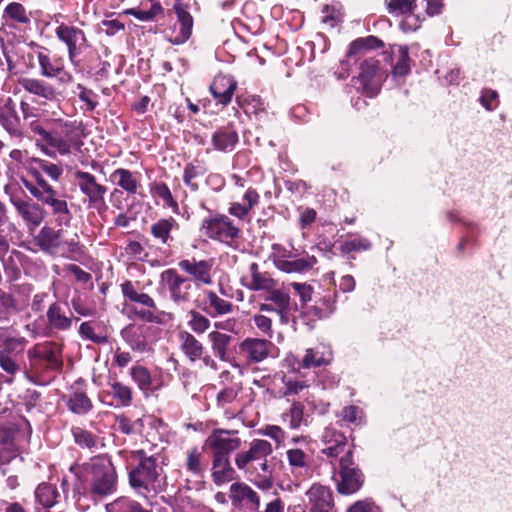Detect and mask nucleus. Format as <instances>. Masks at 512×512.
Segmentation results:
<instances>
[{
	"label": "nucleus",
	"instance_id": "obj_1",
	"mask_svg": "<svg viewBox=\"0 0 512 512\" xmlns=\"http://www.w3.org/2000/svg\"><path fill=\"white\" fill-rule=\"evenodd\" d=\"M273 453L272 444L264 439H254L251 441L249 448L235 455V465L245 474L252 475L257 467H253L254 463H258L259 469L263 475L256 474L250 481L259 489L268 491L273 486L272 468L268 464L267 457Z\"/></svg>",
	"mask_w": 512,
	"mask_h": 512
},
{
	"label": "nucleus",
	"instance_id": "obj_2",
	"mask_svg": "<svg viewBox=\"0 0 512 512\" xmlns=\"http://www.w3.org/2000/svg\"><path fill=\"white\" fill-rule=\"evenodd\" d=\"M36 176L37 184L22 178L21 182L23 186L33 197L50 208L51 215L57 226H69L73 215L66 200V196L60 195L45 179H40L39 175Z\"/></svg>",
	"mask_w": 512,
	"mask_h": 512
},
{
	"label": "nucleus",
	"instance_id": "obj_3",
	"mask_svg": "<svg viewBox=\"0 0 512 512\" xmlns=\"http://www.w3.org/2000/svg\"><path fill=\"white\" fill-rule=\"evenodd\" d=\"M89 490L94 497H105L117 490V473L109 457L99 456L84 465Z\"/></svg>",
	"mask_w": 512,
	"mask_h": 512
},
{
	"label": "nucleus",
	"instance_id": "obj_4",
	"mask_svg": "<svg viewBox=\"0 0 512 512\" xmlns=\"http://www.w3.org/2000/svg\"><path fill=\"white\" fill-rule=\"evenodd\" d=\"M29 46L35 50L33 54H28V57L29 59L36 57L39 73L43 78L56 79L62 85L73 82L74 77L66 69V61L63 55L35 42H31Z\"/></svg>",
	"mask_w": 512,
	"mask_h": 512
},
{
	"label": "nucleus",
	"instance_id": "obj_5",
	"mask_svg": "<svg viewBox=\"0 0 512 512\" xmlns=\"http://www.w3.org/2000/svg\"><path fill=\"white\" fill-rule=\"evenodd\" d=\"M73 179L80 193L84 196V203H86L88 209H94L99 214L108 209L105 201L108 187L100 183L94 174L76 168L73 171Z\"/></svg>",
	"mask_w": 512,
	"mask_h": 512
},
{
	"label": "nucleus",
	"instance_id": "obj_6",
	"mask_svg": "<svg viewBox=\"0 0 512 512\" xmlns=\"http://www.w3.org/2000/svg\"><path fill=\"white\" fill-rule=\"evenodd\" d=\"M37 245L43 252L83 254L82 246L79 245L78 236L67 238L66 232L62 229L55 230L52 227L44 226L40 229L35 238Z\"/></svg>",
	"mask_w": 512,
	"mask_h": 512
},
{
	"label": "nucleus",
	"instance_id": "obj_7",
	"mask_svg": "<svg viewBox=\"0 0 512 512\" xmlns=\"http://www.w3.org/2000/svg\"><path fill=\"white\" fill-rule=\"evenodd\" d=\"M201 231L210 239L218 240L234 249L238 247L240 228L225 214L215 213L204 218Z\"/></svg>",
	"mask_w": 512,
	"mask_h": 512
},
{
	"label": "nucleus",
	"instance_id": "obj_8",
	"mask_svg": "<svg viewBox=\"0 0 512 512\" xmlns=\"http://www.w3.org/2000/svg\"><path fill=\"white\" fill-rule=\"evenodd\" d=\"M54 33L57 40L66 47L72 66L80 67L79 56L90 47L85 31L73 24L61 22L56 26Z\"/></svg>",
	"mask_w": 512,
	"mask_h": 512
},
{
	"label": "nucleus",
	"instance_id": "obj_9",
	"mask_svg": "<svg viewBox=\"0 0 512 512\" xmlns=\"http://www.w3.org/2000/svg\"><path fill=\"white\" fill-rule=\"evenodd\" d=\"M159 471L153 457H144L139 465L129 473L131 487L140 495H146L159 488Z\"/></svg>",
	"mask_w": 512,
	"mask_h": 512
},
{
	"label": "nucleus",
	"instance_id": "obj_10",
	"mask_svg": "<svg viewBox=\"0 0 512 512\" xmlns=\"http://www.w3.org/2000/svg\"><path fill=\"white\" fill-rule=\"evenodd\" d=\"M161 283L163 290L175 304L184 305L190 302L193 291L191 280L180 276L173 269H168L162 272Z\"/></svg>",
	"mask_w": 512,
	"mask_h": 512
},
{
	"label": "nucleus",
	"instance_id": "obj_11",
	"mask_svg": "<svg viewBox=\"0 0 512 512\" xmlns=\"http://www.w3.org/2000/svg\"><path fill=\"white\" fill-rule=\"evenodd\" d=\"M340 478L337 490L340 494H353L357 492L364 483L362 472L353 466L352 451L348 450L340 459Z\"/></svg>",
	"mask_w": 512,
	"mask_h": 512
},
{
	"label": "nucleus",
	"instance_id": "obj_12",
	"mask_svg": "<svg viewBox=\"0 0 512 512\" xmlns=\"http://www.w3.org/2000/svg\"><path fill=\"white\" fill-rule=\"evenodd\" d=\"M358 81L368 97H374L380 90L384 72L381 63L375 57L365 59L359 67Z\"/></svg>",
	"mask_w": 512,
	"mask_h": 512
},
{
	"label": "nucleus",
	"instance_id": "obj_13",
	"mask_svg": "<svg viewBox=\"0 0 512 512\" xmlns=\"http://www.w3.org/2000/svg\"><path fill=\"white\" fill-rule=\"evenodd\" d=\"M237 432L226 429H214L204 442V447L212 451V457L225 456L241 446L240 438L233 436Z\"/></svg>",
	"mask_w": 512,
	"mask_h": 512
},
{
	"label": "nucleus",
	"instance_id": "obj_14",
	"mask_svg": "<svg viewBox=\"0 0 512 512\" xmlns=\"http://www.w3.org/2000/svg\"><path fill=\"white\" fill-rule=\"evenodd\" d=\"M26 340L24 338H10L4 343L3 349L0 350V368L5 373L2 375L5 383L11 384L14 377L21 371V363L16 353L12 351L16 347L24 348Z\"/></svg>",
	"mask_w": 512,
	"mask_h": 512
},
{
	"label": "nucleus",
	"instance_id": "obj_15",
	"mask_svg": "<svg viewBox=\"0 0 512 512\" xmlns=\"http://www.w3.org/2000/svg\"><path fill=\"white\" fill-rule=\"evenodd\" d=\"M231 504L237 509H247L251 512L258 511L260 497L249 485L244 482H235L229 489Z\"/></svg>",
	"mask_w": 512,
	"mask_h": 512
},
{
	"label": "nucleus",
	"instance_id": "obj_16",
	"mask_svg": "<svg viewBox=\"0 0 512 512\" xmlns=\"http://www.w3.org/2000/svg\"><path fill=\"white\" fill-rule=\"evenodd\" d=\"M309 512H336L331 489L314 483L305 493Z\"/></svg>",
	"mask_w": 512,
	"mask_h": 512
},
{
	"label": "nucleus",
	"instance_id": "obj_17",
	"mask_svg": "<svg viewBox=\"0 0 512 512\" xmlns=\"http://www.w3.org/2000/svg\"><path fill=\"white\" fill-rule=\"evenodd\" d=\"M237 88L238 82L232 75L219 73L213 78L209 91L216 104L226 107L231 103Z\"/></svg>",
	"mask_w": 512,
	"mask_h": 512
},
{
	"label": "nucleus",
	"instance_id": "obj_18",
	"mask_svg": "<svg viewBox=\"0 0 512 512\" xmlns=\"http://www.w3.org/2000/svg\"><path fill=\"white\" fill-rule=\"evenodd\" d=\"M141 174L138 171H131L126 168H117L110 175V181L118 188H114L111 197L122 195L125 191L128 195H135L141 188Z\"/></svg>",
	"mask_w": 512,
	"mask_h": 512
},
{
	"label": "nucleus",
	"instance_id": "obj_19",
	"mask_svg": "<svg viewBox=\"0 0 512 512\" xmlns=\"http://www.w3.org/2000/svg\"><path fill=\"white\" fill-rule=\"evenodd\" d=\"M31 12L19 2H10L2 13V24L9 29L25 31L31 26Z\"/></svg>",
	"mask_w": 512,
	"mask_h": 512
},
{
	"label": "nucleus",
	"instance_id": "obj_20",
	"mask_svg": "<svg viewBox=\"0 0 512 512\" xmlns=\"http://www.w3.org/2000/svg\"><path fill=\"white\" fill-rule=\"evenodd\" d=\"M0 125L10 136L16 138L24 137L21 119L12 97H7L0 103Z\"/></svg>",
	"mask_w": 512,
	"mask_h": 512
},
{
	"label": "nucleus",
	"instance_id": "obj_21",
	"mask_svg": "<svg viewBox=\"0 0 512 512\" xmlns=\"http://www.w3.org/2000/svg\"><path fill=\"white\" fill-rule=\"evenodd\" d=\"M273 347L272 342L260 338H246L239 344V355L248 364H255L266 359Z\"/></svg>",
	"mask_w": 512,
	"mask_h": 512
},
{
	"label": "nucleus",
	"instance_id": "obj_22",
	"mask_svg": "<svg viewBox=\"0 0 512 512\" xmlns=\"http://www.w3.org/2000/svg\"><path fill=\"white\" fill-rule=\"evenodd\" d=\"M239 143V134L234 122L217 127L211 135V144L215 151L222 153L232 152Z\"/></svg>",
	"mask_w": 512,
	"mask_h": 512
},
{
	"label": "nucleus",
	"instance_id": "obj_23",
	"mask_svg": "<svg viewBox=\"0 0 512 512\" xmlns=\"http://www.w3.org/2000/svg\"><path fill=\"white\" fill-rule=\"evenodd\" d=\"M286 460L290 471L296 476H307L312 470L313 458L309 449L289 447L286 450Z\"/></svg>",
	"mask_w": 512,
	"mask_h": 512
},
{
	"label": "nucleus",
	"instance_id": "obj_24",
	"mask_svg": "<svg viewBox=\"0 0 512 512\" xmlns=\"http://www.w3.org/2000/svg\"><path fill=\"white\" fill-rule=\"evenodd\" d=\"M12 203L30 230L38 227L45 218V210L37 202L29 200H12Z\"/></svg>",
	"mask_w": 512,
	"mask_h": 512
},
{
	"label": "nucleus",
	"instance_id": "obj_25",
	"mask_svg": "<svg viewBox=\"0 0 512 512\" xmlns=\"http://www.w3.org/2000/svg\"><path fill=\"white\" fill-rule=\"evenodd\" d=\"M189 9V3H186L183 0H175L173 10L180 25L179 33L174 40L175 44L185 43L192 35L194 20Z\"/></svg>",
	"mask_w": 512,
	"mask_h": 512
},
{
	"label": "nucleus",
	"instance_id": "obj_26",
	"mask_svg": "<svg viewBox=\"0 0 512 512\" xmlns=\"http://www.w3.org/2000/svg\"><path fill=\"white\" fill-rule=\"evenodd\" d=\"M18 83L27 93L37 96L45 102L54 101L58 97L55 87L43 79L21 77L18 79Z\"/></svg>",
	"mask_w": 512,
	"mask_h": 512
},
{
	"label": "nucleus",
	"instance_id": "obj_27",
	"mask_svg": "<svg viewBox=\"0 0 512 512\" xmlns=\"http://www.w3.org/2000/svg\"><path fill=\"white\" fill-rule=\"evenodd\" d=\"M179 267L194 277V279L203 284L212 283V267L211 260H199L196 258L184 259L179 263Z\"/></svg>",
	"mask_w": 512,
	"mask_h": 512
},
{
	"label": "nucleus",
	"instance_id": "obj_28",
	"mask_svg": "<svg viewBox=\"0 0 512 512\" xmlns=\"http://www.w3.org/2000/svg\"><path fill=\"white\" fill-rule=\"evenodd\" d=\"M179 229V224L172 216L161 218L150 226V234L157 243L171 247L174 242L172 232Z\"/></svg>",
	"mask_w": 512,
	"mask_h": 512
},
{
	"label": "nucleus",
	"instance_id": "obj_29",
	"mask_svg": "<svg viewBox=\"0 0 512 512\" xmlns=\"http://www.w3.org/2000/svg\"><path fill=\"white\" fill-rule=\"evenodd\" d=\"M321 441L324 445L322 453L331 458H335L344 452L347 444L346 436L333 427H326L324 429Z\"/></svg>",
	"mask_w": 512,
	"mask_h": 512
},
{
	"label": "nucleus",
	"instance_id": "obj_30",
	"mask_svg": "<svg viewBox=\"0 0 512 512\" xmlns=\"http://www.w3.org/2000/svg\"><path fill=\"white\" fill-rule=\"evenodd\" d=\"M384 47V41L377 36L368 35L366 37H358L349 44L346 57L349 59L362 57L370 51L382 49Z\"/></svg>",
	"mask_w": 512,
	"mask_h": 512
},
{
	"label": "nucleus",
	"instance_id": "obj_31",
	"mask_svg": "<svg viewBox=\"0 0 512 512\" xmlns=\"http://www.w3.org/2000/svg\"><path fill=\"white\" fill-rule=\"evenodd\" d=\"M178 340L180 350L190 362L198 361L206 353L203 343L188 331H180Z\"/></svg>",
	"mask_w": 512,
	"mask_h": 512
},
{
	"label": "nucleus",
	"instance_id": "obj_32",
	"mask_svg": "<svg viewBox=\"0 0 512 512\" xmlns=\"http://www.w3.org/2000/svg\"><path fill=\"white\" fill-rule=\"evenodd\" d=\"M211 476L217 486L235 480L237 474L231 466L230 458L225 456L212 457Z\"/></svg>",
	"mask_w": 512,
	"mask_h": 512
},
{
	"label": "nucleus",
	"instance_id": "obj_33",
	"mask_svg": "<svg viewBox=\"0 0 512 512\" xmlns=\"http://www.w3.org/2000/svg\"><path fill=\"white\" fill-rule=\"evenodd\" d=\"M265 300L273 303L275 313L280 317L282 323H286L292 309L289 293L284 289L274 287L272 290L267 292Z\"/></svg>",
	"mask_w": 512,
	"mask_h": 512
},
{
	"label": "nucleus",
	"instance_id": "obj_34",
	"mask_svg": "<svg viewBox=\"0 0 512 512\" xmlns=\"http://www.w3.org/2000/svg\"><path fill=\"white\" fill-rule=\"evenodd\" d=\"M27 172L31 177H33V179L37 183L36 175H39L40 179H44L41 172H44L52 180L58 181L63 174V169L60 165L52 163L50 161L40 158H32L27 167Z\"/></svg>",
	"mask_w": 512,
	"mask_h": 512
},
{
	"label": "nucleus",
	"instance_id": "obj_35",
	"mask_svg": "<svg viewBox=\"0 0 512 512\" xmlns=\"http://www.w3.org/2000/svg\"><path fill=\"white\" fill-rule=\"evenodd\" d=\"M249 272L250 277L245 284L249 290L268 292L277 286V281L268 272L260 271L256 263L250 265Z\"/></svg>",
	"mask_w": 512,
	"mask_h": 512
},
{
	"label": "nucleus",
	"instance_id": "obj_36",
	"mask_svg": "<svg viewBox=\"0 0 512 512\" xmlns=\"http://www.w3.org/2000/svg\"><path fill=\"white\" fill-rule=\"evenodd\" d=\"M316 258H273V264L285 273L302 274L313 268Z\"/></svg>",
	"mask_w": 512,
	"mask_h": 512
},
{
	"label": "nucleus",
	"instance_id": "obj_37",
	"mask_svg": "<svg viewBox=\"0 0 512 512\" xmlns=\"http://www.w3.org/2000/svg\"><path fill=\"white\" fill-rule=\"evenodd\" d=\"M332 359V351L329 347L321 344L315 348H309L306 350L305 356L302 360V366L304 368H313L327 365Z\"/></svg>",
	"mask_w": 512,
	"mask_h": 512
},
{
	"label": "nucleus",
	"instance_id": "obj_38",
	"mask_svg": "<svg viewBox=\"0 0 512 512\" xmlns=\"http://www.w3.org/2000/svg\"><path fill=\"white\" fill-rule=\"evenodd\" d=\"M238 105L249 116H255L257 119L267 117V105L258 95L237 96Z\"/></svg>",
	"mask_w": 512,
	"mask_h": 512
},
{
	"label": "nucleus",
	"instance_id": "obj_39",
	"mask_svg": "<svg viewBox=\"0 0 512 512\" xmlns=\"http://www.w3.org/2000/svg\"><path fill=\"white\" fill-rule=\"evenodd\" d=\"M48 324L52 329L68 330L73 323V316L71 313L67 315L63 307L59 303H53L47 310Z\"/></svg>",
	"mask_w": 512,
	"mask_h": 512
},
{
	"label": "nucleus",
	"instance_id": "obj_40",
	"mask_svg": "<svg viewBox=\"0 0 512 512\" xmlns=\"http://www.w3.org/2000/svg\"><path fill=\"white\" fill-rule=\"evenodd\" d=\"M62 131L63 140L69 145L70 152L75 146L81 144L83 125L81 122L58 119Z\"/></svg>",
	"mask_w": 512,
	"mask_h": 512
},
{
	"label": "nucleus",
	"instance_id": "obj_41",
	"mask_svg": "<svg viewBox=\"0 0 512 512\" xmlns=\"http://www.w3.org/2000/svg\"><path fill=\"white\" fill-rule=\"evenodd\" d=\"M28 354L29 357H36L45 360L52 369H57L62 365L58 348L52 343L36 345L28 352Z\"/></svg>",
	"mask_w": 512,
	"mask_h": 512
},
{
	"label": "nucleus",
	"instance_id": "obj_42",
	"mask_svg": "<svg viewBox=\"0 0 512 512\" xmlns=\"http://www.w3.org/2000/svg\"><path fill=\"white\" fill-rule=\"evenodd\" d=\"M150 7L148 9L142 8H130L125 10V14L131 15L140 21H154L158 17L164 16V9L158 0H149ZM142 6H144L142 4Z\"/></svg>",
	"mask_w": 512,
	"mask_h": 512
},
{
	"label": "nucleus",
	"instance_id": "obj_43",
	"mask_svg": "<svg viewBox=\"0 0 512 512\" xmlns=\"http://www.w3.org/2000/svg\"><path fill=\"white\" fill-rule=\"evenodd\" d=\"M208 340L211 344V349L214 355L218 357L221 361H227V351L232 340V337L228 334L221 333L219 331H212L208 334Z\"/></svg>",
	"mask_w": 512,
	"mask_h": 512
},
{
	"label": "nucleus",
	"instance_id": "obj_44",
	"mask_svg": "<svg viewBox=\"0 0 512 512\" xmlns=\"http://www.w3.org/2000/svg\"><path fill=\"white\" fill-rule=\"evenodd\" d=\"M59 497L60 494L57 487L49 483H41L35 490L37 503L45 509L53 507Z\"/></svg>",
	"mask_w": 512,
	"mask_h": 512
},
{
	"label": "nucleus",
	"instance_id": "obj_45",
	"mask_svg": "<svg viewBox=\"0 0 512 512\" xmlns=\"http://www.w3.org/2000/svg\"><path fill=\"white\" fill-rule=\"evenodd\" d=\"M206 168L200 161H194L188 163L183 171V182L192 191L196 192L199 190L198 178L205 175Z\"/></svg>",
	"mask_w": 512,
	"mask_h": 512
},
{
	"label": "nucleus",
	"instance_id": "obj_46",
	"mask_svg": "<svg viewBox=\"0 0 512 512\" xmlns=\"http://www.w3.org/2000/svg\"><path fill=\"white\" fill-rule=\"evenodd\" d=\"M48 137L44 138V143L58 151L60 155L70 154L69 145L63 140L62 131L59 125V121L53 122L52 127L47 129Z\"/></svg>",
	"mask_w": 512,
	"mask_h": 512
},
{
	"label": "nucleus",
	"instance_id": "obj_47",
	"mask_svg": "<svg viewBox=\"0 0 512 512\" xmlns=\"http://www.w3.org/2000/svg\"><path fill=\"white\" fill-rule=\"evenodd\" d=\"M396 62L392 66L394 77H405L411 73L412 59L409 56V48L406 45L397 46Z\"/></svg>",
	"mask_w": 512,
	"mask_h": 512
},
{
	"label": "nucleus",
	"instance_id": "obj_48",
	"mask_svg": "<svg viewBox=\"0 0 512 512\" xmlns=\"http://www.w3.org/2000/svg\"><path fill=\"white\" fill-rule=\"evenodd\" d=\"M206 296H207V303L209 306L204 307L203 309L211 317H215L217 315L228 314L232 311V309H233L232 303L220 298L215 292L207 291Z\"/></svg>",
	"mask_w": 512,
	"mask_h": 512
},
{
	"label": "nucleus",
	"instance_id": "obj_49",
	"mask_svg": "<svg viewBox=\"0 0 512 512\" xmlns=\"http://www.w3.org/2000/svg\"><path fill=\"white\" fill-rule=\"evenodd\" d=\"M385 6L392 16L408 18L417 8V0H385Z\"/></svg>",
	"mask_w": 512,
	"mask_h": 512
},
{
	"label": "nucleus",
	"instance_id": "obj_50",
	"mask_svg": "<svg viewBox=\"0 0 512 512\" xmlns=\"http://www.w3.org/2000/svg\"><path fill=\"white\" fill-rule=\"evenodd\" d=\"M143 420L141 418L132 419L126 414L115 416L114 427L121 433L131 435L140 433L143 429Z\"/></svg>",
	"mask_w": 512,
	"mask_h": 512
},
{
	"label": "nucleus",
	"instance_id": "obj_51",
	"mask_svg": "<svg viewBox=\"0 0 512 512\" xmlns=\"http://www.w3.org/2000/svg\"><path fill=\"white\" fill-rule=\"evenodd\" d=\"M71 432L75 443L81 448L94 452L100 445V439L88 430L81 427H73Z\"/></svg>",
	"mask_w": 512,
	"mask_h": 512
},
{
	"label": "nucleus",
	"instance_id": "obj_52",
	"mask_svg": "<svg viewBox=\"0 0 512 512\" xmlns=\"http://www.w3.org/2000/svg\"><path fill=\"white\" fill-rule=\"evenodd\" d=\"M107 512H151L144 509L140 503L129 498L119 497L106 505Z\"/></svg>",
	"mask_w": 512,
	"mask_h": 512
},
{
	"label": "nucleus",
	"instance_id": "obj_53",
	"mask_svg": "<svg viewBox=\"0 0 512 512\" xmlns=\"http://www.w3.org/2000/svg\"><path fill=\"white\" fill-rule=\"evenodd\" d=\"M67 406L73 413L79 415L88 413L93 407L92 401L83 391L73 392L68 399Z\"/></svg>",
	"mask_w": 512,
	"mask_h": 512
},
{
	"label": "nucleus",
	"instance_id": "obj_54",
	"mask_svg": "<svg viewBox=\"0 0 512 512\" xmlns=\"http://www.w3.org/2000/svg\"><path fill=\"white\" fill-rule=\"evenodd\" d=\"M18 311V302L14 296L0 289V322L8 321Z\"/></svg>",
	"mask_w": 512,
	"mask_h": 512
},
{
	"label": "nucleus",
	"instance_id": "obj_55",
	"mask_svg": "<svg viewBox=\"0 0 512 512\" xmlns=\"http://www.w3.org/2000/svg\"><path fill=\"white\" fill-rule=\"evenodd\" d=\"M121 336L132 350L139 352L146 351L148 344L145 338L136 331L134 326L129 325L122 329Z\"/></svg>",
	"mask_w": 512,
	"mask_h": 512
},
{
	"label": "nucleus",
	"instance_id": "obj_56",
	"mask_svg": "<svg viewBox=\"0 0 512 512\" xmlns=\"http://www.w3.org/2000/svg\"><path fill=\"white\" fill-rule=\"evenodd\" d=\"M150 193L153 197L160 198L166 206L172 209L178 208V202L173 197L170 188L165 182L151 183Z\"/></svg>",
	"mask_w": 512,
	"mask_h": 512
},
{
	"label": "nucleus",
	"instance_id": "obj_57",
	"mask_svg": "<svg viewBox=\"0 0 512 512\" xmlns=\"http://www.w3.org/2000/svg\"><path fill=\"white\" fill-rule=\"evenodd\" d=\"M282 420L292 430L300 428L304 422V406L300 402H294L290 409L282 414Z\"/></svg>",
	"mask_w": 512,
	"mask_h": 512
},
{
	"label": "nucleus",
	"instance_id": "obj_58",
	"mask_svg": "<svg viewBox=\"0 0 512 512\" xmlns=\"http://www.w3.org/2000/svg\"><path fill=\"white\" fill-rule=\"evenodd\" d=\"M321 13V22L328 29L336 28L343 22V13L333 5H324Z\"/></svg>",
	"mask_w": 512,
	"mask_h": 512
},
{
	"label": "nucleus",
	"instance_id": "obj_59",
	"mask_svg": "<svg viewBox=\"0 0 512 512\" xmlns=\"http://www.w3.org/2000/svg\"><path fill=\"white\" fill-rule=\"evenodd\" d=\"M132 379L139 389L148 392L151 390L152 379L149 371L143 366H133L130 371Z\"/></svg>",
	"mask_w": 512,
	"mask_h": 512
},
{
	"label": "nucleus",
	"instance_id": "obj_60",
	"mask_svg": "<svg viewBox=\"0 0 512 512\" xmlns=\"http://www.w3.org/2000/svg\"><path fill=\"white\" fill-rule=\"evenodd\" d=\"M111 394L122 406H129L132 402V390L129 386L121 382H113L110 384Z\"/></svg>",
	"mask_w": 512,
	"mask_h": 512
},
{
	"label": "nucleus",
	"instance_id": "obj_61",
	"mask_svg": "<svg viewBox=\"0 0 512 512\" xmlns=\"http://www.w3.org/2000/svg\"><path fill=\"white\" fill-rule=\"evenodd\" d=\"M189 317L188 326L194 333L203 334L210 328V320L200 312L190 310Z\"/></svg>",
	"mask_w": 512,
	"mask_h": 512
},
{
	"label": "nucleus",
	"instance_id": "obj_62",
	"mask_svg": "<svg viewBox=\"0 0 512 512\" xmlns=\"http://www.w3.org/2000/svg\"><path fill=\"white\" fill-rule=\"evenodd\" d=\"M17 456V447L9 437H0V465L9 463Z\"/></svg>",
	"mask_w": 512,
	"mask_h": 512
},
{
	"label": "nucleus",
	"instance_id": "obj_63",
	"mask_svg": "<svg viewBox=\"0 0 512 512\" xmlns=\"http://www.w3.org/2000/svg\"><path fill=\"white\" fill-rule=\"evenodd\" d=\"M370 247L371 243L369 240L362 237H355L342 242L340 248L342 253L349 254L353 252L367 251Z\"/></svg>",
	"mask_w": 512,
	"mask_h": 512
},
{
	"label": "nucleus",
	"instance_id": "obj_64",
	"mask_svg": "<svg viewBox=\"0 0 512 512\" xmlns=\"http://www.w3.org/2000/svg\"><path fill=\"white\" fill-rule=\"evenodd\" d=\"M312 310L318 318H327L335 311V300L330 296H325L320 300V305L314 306Z\"/></svg>",
	"mask_w": 512,
	"mask_h": 512
}]
</instances>
